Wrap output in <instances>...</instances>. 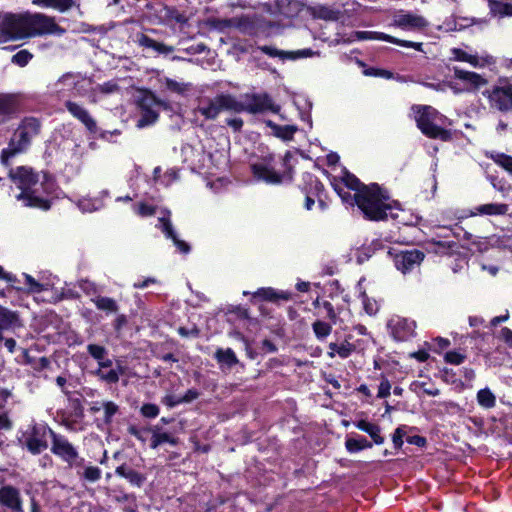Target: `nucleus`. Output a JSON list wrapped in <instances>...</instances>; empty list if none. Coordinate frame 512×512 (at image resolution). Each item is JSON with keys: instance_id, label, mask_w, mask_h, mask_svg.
Returning <instances> with one entry per match:
<instances>
[{"instance_id": "obj_4", "label": "nucleus", "mask_w": 512, "mask_h": 512, "mask_svg": "<svg viewBox=\"0 0 512 512\" xmlns=\"http://www.w3.org/2000/svg\"><path fill=\"white\" fill-rule=\"evenodd\" d=\"M415 121L417 127L427 137L434 139H441L447 141L451 138V133L443 129L441 126L444 124L446 117L441 115L435 108L431 106H414Z\"/></svg>"}, {"instance_id": "obj_57", "label": "nucleus", "mask_w": 512, "mask_h": 512, "mask_svg": "<svg viewBox=\"0 0 512 512\" xmlns=\"http://www.w3.org/2000/svg\"><path fill=\"white\" fill-rule=\"evenodd\" d=\"M78 206L83 212H92L98 208L96 203L90 199L80 200Z\"/></svg>"}, {"instance_id": "obj_45", "label": "nucleus", "mask_w": 512, "mask_h": 512, "mask_svg": "<svg viewBox=\"0 0 512 512\" xmlns=\"http://www.w3.org/2000/svg\"><path fill=\"white\" fill-rule=\"evenodd\" d=\"M320 53L317 51H313L312 49H300L296 51H288V60H297L299 58H307L313 56H319Z\"/></svg>"}, {"instance_id": "obj_46", "label": "nucleus", "mask_w": 512, "mask_h": 512, "mask_svg": "<svg viewBox=\"0 0 512 512\" xmlns=\"http://www.w3.org/2000/svg\"><path fill=\"white\" fill-rule=\"evenodd\" d=\"M87 351L97 361H101L107 355V350L105 347L97 345V344H89L87 346Z\"/></svg>"}, {"instance_id": "obj_51", "label": "nucleus", "mask_w": 512, "mask_h": 512, "mask_svg": "<svg viewBox=\"0 0 512 512\" xmlns=\"http://www.w3.org/2000/svg\"><path fill=\"white\" fill-rule=\"evenodd\" d=\"M25 283L29 286V292L40 293L46 289L44 284L37 282L31 275L24 274Z\"/></svg>"}, {"instance_id": "obj_11", "label": "nucleus", "mask_w": 512, "mask_h": 512, "mask_svg": "<svg viewBox=\"0 0 512 512\" xmlns=\"http://www.w3.org/2000/svg\"><path fill=\"white\" fill-rule=\"evenodd\" d=\"M54 432L44 424H35L27 433L25 444L32 454H39L48 447L47 436Z\"/></svg>"}, {"instance_id": "obj_54", "label": "nucleus", "mask_w": 512, "mask_h": 512, "mask_svg": "<svg viewBox=\"0 0 512 512\" xmlns=\"http://www.w3.org/2000/svg\"><path fill=\"white\" fill-rule=\"evenodd\" d=\"M495 162L507 172L512 174V157L501 154L497 156Z\"/></svg>"}, {"instance_id": "obj_55", "label": "nucleus", "mask_w": 512, "mask_h": 512, "mask_svg": "<svg viewBox=\"0 0 512 512\" xmlns=\"http://www.w3.org/2000/svg\"><path fill=\"white\" fill-rule=\"evenodd\" d=\"M406 435L405 426L398 427L392 436L393 444L396 448H401L403 445V437Z\"/></svg>"}, {"instance_id": "obj_22", "label": "nucleus", "mask_w": 512, "mask_h": 512, "mask_svg": "<svg viewBox=\"0 0 512 512\" xmlns=\"http://www.w3.org/2000/svg\"><path fill=\"white\" fill-rule=\"evenodd\" d=\"M18 111L17 98L13 95L0 97V124L10 120Z\"/></svg>"}, {"instance_id": "obj_31", "label": "nucleus", "mask_w": 512, "mask_h": 512, "mask_svg": "<svg viewBox=\"0 0 512 512\" xmlns=\"http://www.w3.org/2000/svg\"><path fill=\"white\" fill-rule=\"evenodd\" d=\"M115 473L127 479L132 485L141 487L145 481V476L139 472L126 467L125 465L118 466Z\"/></svg>"}, {"instance_id": "obj_24", "label": "nucleus", "mask_w": 512, "mask_h": 512, "mask_svg": "<svg viewBox=\"0 0 512 512\" xmlns=\"http://www.w3.org/2000/svg\"><path fill=\"white\" fill-rule=\"evenodd\" d=\"M452 60L469 63L473 67H483L488 62L486 58L468 53L460 48L451 49Z\"/></svg>"}, {"instance_id": "obj_39", "label": "nucleus", "mask_w": 512, "mask_h": 512, "mask_svg": "<svg viewBox=\"0 0 512 512\" xmlns=\"http://www.w3.org/2000/svg\"><path fill=\"white\" fill-rule=\"evenodd\" d=\"M33 3L44 7H52L64 12L72 7L73 0H33Z\"/></svg>"}, {"instance_id": "obj_56", "label": "nucleus", "mask_w": 512, "mask_h": 512, "mask_svg": "<svg viewBox=\"0 0 512 512\" xmlns=\"http://www.w3.org/2000/svg\"><path fill=\"white\" fill-rule=\"evenodd\" d=\"M391 384L387 379H383L378 387L379 398H386L390 395Z\"/></svg>"}, {"instance_id": "obj_63", "label": "nucleus", "mask_w": 512, "mask_h": 512, "mask_svg": "<svg viewBox=\"0 0 512 512\" xmlns=\"http://www.w3.org/2000/svg\"><path fill=\"white\" fill-rule=\"evenodd\" d=\"M199 397V392L195 389H189L184 396L180 397L182 403H190Z\"/></svg>"}, {"instance_id": "obj_29", "label": "nucleus", "mask_w": 512, "mask_h": 512, "mask_svg": "<svg viewBox=\"0 0 512 512\" xmlns=\"http://www.w3.org/2000/svg\"><path fill=\"white\" fill-rule=\"evenodd\" d=\"M355 426L361 430L369 434V436L372 438L373 442L377 445H381L384 443V438L380 435L381 428L374 424L370 423L366 420H359L355 422Z\"/></svg>"}, {"instance_id": "obj_20", "label": "nucleus", "mask_w": 512, "mask_h": 512, "mask_svg": "<svg viewBox=\"0 0 512 512\" xmlns=\"http://www.w3.org/2000/svg\"><path fill=\"white\" fill-rule=\"evenodd\" d=\"M251 169L258 180L268 184H279L282 181V176L266 163H255Z\"/></svg>"}, {"instance_id": "obj_25", "label": "nucleus", "mask_w": 512, "mask_h": 512, "mask_svg": "<svg viewBox=\"0 0 512 512\" xmlns=\"http://www.w3.org/2000/svg\"><path fill=\"white\" fill-rule=\"evenodd\" d=\"M21 323L18 314L5 307L0 306V341L3 340L2 331L20 327Z\"/></svg>"}, {"instance_id": "obj_60", "label": "nucleus", "mask_w": 512, "mask_h": 512, "mask_svg": "<svg viewBox=\"0 0 512 512\" xmlns=\"http://www.w3.org/2000/svg\"><path fill=\"white\" fill-rule=\"evenodd\" d=\"M162 403L170 408H173L181 404V398L172 394L166 395L162 399Z\"/></svg>"}, {"instance_id": "obj_47", "label": "nucleus", "mask_w": 512, "mask_h": 512, "mask_svg": "<svg viewBox=\"0 0 512 512\" xmlns=\"http://www.w3.org/2000/svg\"><path fill=\"white\" fill-rule=\"evenodd\" d=\"M259 49L266 55L270 57H278L282 60H288V51L279 50L272 46H261Z\"/></svg>"}, {"instance_id": "obj_64", "label": "nucleus", "mask_w": 512, "mask_h": 512, "mask_svg": "<svg viewBox=\"0 0 512 512\" xmlns=\"http://www.w3.org/2000/svg\"><path fill=\"white\" fill-rule=\"evenodd\" d=\"M500 337L501 339L507 343L510 347H512V330H510L509 328H503L501 331H500Z\"/></svg>"}, {"instance_id": "obj_62", "label": "nucleus", "mask_w": 512, "mask_h": 512, "mask_svg": "<svg viewBox=\"0 0 512 512\" xmlns=\"http://www.w3.org/2000/svg\"><path fill=\"white\" fill-rule=\"evenodd\" d=\"M156 42L154 39L142 34L138 37V43L140 46L154 49V46L156 45Z\"/></svg>"}, {"instance_id": "obj_40", "label": "nucleus", "mask_w": 512, "mask_h": 512, "mask_svg": "<svg viewBox=\"0 0 512 512\" xmlns=\"http://www.w3.org/2000/svg\"><path fill=\"white\" fill-rule=\"evenodd\" d=\"M346 449L350 453H355L366 448H371L372 444L364 437L348 438L345 442Z\"/></svg>"}, {"instance_id": "obj_61", "label": "nucleus", "mask_w": 512, "mask_h": 512, "mask_svg": "<svg viewBox=\"0 0 512 512\" xmlns=\"http://www.w3.org/2000/svg\"><path fill=\"white\" fill-rule=\"evenodd\" d=\"M322 305L327 312V317L331 320V322L333 324H336L337 323V314L334 310L333 305L328 301H324Z\"/></svg>"}, {"instance_id": "obj_58", "label": "nucleus", "mask_w": 512, "mask_h": 512, "mask_svg": "<svg viewBox=\"0 0 512 512\" xmlns=\"http://www.w3.org/2000/svg\"><path fill=\"white\" fill-rule=\"evenodd\" d=\"M135 212L141 216H151L155 213V209L152 206L141 203L135 207Z\"/></svg>"}, {"instance_id": "obj_17", "label": "nucleus", "mask_w": 512, "mask_h": 512, "mask_svg": "<svg viewBox=\"0 0 512 512\" xmlns=\"http://www.w3.org/2000/svg\"><path fill=\"white\" fill-rule=\"evenodd\" d=\"M454 77L461 80L464 84L462 90L472 91L486 85L487 80L478 73L466 71L458 67H453Z\"/></svg>"}, {"instance_id": "obj_8", "label": "nucleus", "mask_w": 512, "mask_h": 512, "mask_svg": "<svg viewBox=\"0 0 512 512\" xmlns=\"http://www.w3.org/2000/svg\"><path fill=\"white\" fill-rule=\"evenodd\" d=\"M489 106L501 112H512V83H500L483 92Z\"/></svg>"}, {"instance_id": "obj_3", "label": "nucleus", "mask_w": 512, "mask_h": 512, "mask_svg": "<svg viewBox=\"0 0 512 512\" xmlns=\"http://www.w3.org/2000/svg\"><path fill=\"white\" fill-rule=\"evenodd\" d=\"M41 130V123L34 117L23 119L13 134L7 148L3 149L1 159L4 163L15 155L28 149L32 139L36 137Z\"/></svg>"}, {"instance_id": "obj_44", "label": "nucleus", "mask_w": 512, "mask_h": 512, "mask_svg": "<svg viewBox=\"0 0 512 512\" xmlns=\"http://www.w3.org/2000/svg\"><path fill=\"white\" fill-rule=\"evenodd\" d=\"M161 104V101L158 100L151 92H145L139 100V106L141 109H155V107Z\"/></svg>"}, {"instance_id": "obj_19", "label": "nucleus", "mask_w": 512, "mask_h": 512, "mask_svg": "<svg viewBox=\"0 0 512 512\" xmlns=\"http://www.w3.org/2000/svg\"><path fill=\"white\" fill-rule=\"evenodd\" d=\"M73 467L82 481L95 483L101 478V469L91 463H86L84 458H80Z\"/></svg>"}, {"instance_id": "obj_32", "label": "nucleus", "mask_w": 512, "mask_h": 512, "mask_svg": "<svg viewBox=\"0 0 512 512\" xmlns=\"http://www.w3.org/2000/svg\"><path fill=\"white\" fill-rule=\"evenodd\" d=\"M253 297H260L267 301L277 302L279 300L288 301L290 294L288 292L276 291L273 288H260L253 294Z\"/></svg>"}, {"instance_id": "obj_23", "label": "nucleus", "mask_w": 512, "mask_h": 512, "mask_svg": "<svg viewBox=\"0 0 512 512\" xmlns=\"http://www.w3.org/2000/svg\"><path fill=\"white\" fill-rule=\"evenodd\" d=\"M307 11L313 18L322 19L325 21H337L341 15L339 10H335L330 6L322 4L309 6Z\"/></svg>"}, {"instance_id": "obj_48", "label": "nucleus", "mask_w": 512, "mask_h": 512, "mask_svg": "<svg viewBox=\"0 0 512 512\" xmlns=\"http://www.w3.org/2000/svg\"><path fill=\"white\" fill-rule=\"evenodd\" d=\"M31 59L32 54L27 50H21L12 56V62L21 67L27 65Z\"/></svg>"}, {"instance_id": "obj_38", "label": "nucleus", "mask_w": 512, "mask_h": 512, "mask_svg": "<svg viewBox=\"0 0 512 512\" xmlns=\"http://www.w3.org/2000/svg\"><path fill=\"white\" fill-rule=\"evenodd\" d=\"M199 112L207 119H215L222 111L221 105L218 103V96L210 100L206 106H200Z\"/></svg>"}, {"instance_id": "obj_59", "label": "nucleus", "mask_w": 512, "mask_h": 512, "mask_svg": "<svg viewBox=\"0 0 512 512\" xmlns=\"http://www.w3.org/2000/svg\"><path fill=\"white\" fill-rule=\"evenodd\" d=\"M103 407L106 421H110L113 415L118 411V406L113 402H105Z\"/></svg>"}, {"instance_id": "obj_30", "label": "nucleus", "mask_w": 512, "mask_h": 512, "mask_svg": "<svg viewBox=\"0 0 512 512\" xmlns=\"http://www.w3.org/2000/svg\"><path fill=\"white\" fill-rule=\"evenodd\" d=\"M266 125L271 128L272 134L282 140H291L297 131L294 125H277L271 120L266 121Z\"/></svg>"}, {"instance_id": "obj_9", "label": "nucleus", "mask_w": 512, "mask_h": 512, "mask_svg": "<svg viewBox=\"0 0 512 512\" xmlns=\"http://www.w3.org/2000/svg\"><path fill=\"white\" fill-rule=\"evenodd\" d=\"M51 440V452L61 458L70 467H73L81 458L76 448L65 436L51 432Z\"/></svg>"}, {"instance_id": "obj_7", "label": "nucleus", "mask_w": 512, "mask_h": 512, "mask_svg": "<svg viewBox=\"0 0 512 512\" xmlns=\"http://www.w3.org/2000/svg\"><path fill=\"white\" fill-rule=\"evenodd\" d=\"M27 37L41 36L45 34L62 35L65 30L56 24L52 17L44 14L26 13Z\"/></svg>"}, {"instance_id": "obj_5", "label": "nucleus", "mask_w": 512, "mask_h": 512, "mask_svg": "<svg viewBox=\"0 0 512 512\" xmlns=\"http://www.w3.org/2000/svg\"><path fill=\"white\" fill-rule=\"evenodd\" d=\"M91 85L90 78L80 73L67 72L49 85V91L59 99L66 96L84 97L88 94Z\"/></svg>"}, {"instance_id": "obj_41", "label": "nucleus", "mask_w": 512, "mask_h": 512, "mask_svg": "<svg viewBox=\"0 0 512 512\" xmlns=\"http://www.w3.org/2000/svg\"><path fill=\"white\" fill-rule=\"evenodd\" d=\"M164 443L176 445L177 440L166 432H158L156 430L153 431V435L151 438V444H150L151 448L155 449Z\"/></svg>"}, {"instance_id": "obj_36", "label": "nucleus", "mask_w": 512, "mask_h": 512, "mask_svg": "<svg viewBox=\"0 0 512 512\" xmlns=\"http://www.w3.org/2000/svg\"><path fill=\"white\" fill-rule=\"evenodd\" d=\"M92 301L99 310L105 311L107 313L118 312L119 308L117 302L110 297L97 296L94 299H92Z\"/></svg>"}, {"instance_id": "obj_1", "label": "nucleus", "mask_w": 512, "mask_h": 512, "mask_svg": "<svg viewBox=\"0 0 512 512\" xmlns=\"http://www.w3.org/2000/svg\"><path fill=\"white\" fill-rule=\"evenodd\" d=\"M345 185L355 190L354 201L365 217L369 220L379 221L387 218L398 219L401 208L398 202L382 191L377 184L364 185L359 179L348 171L342 177Z\"/></svg>"}, {"instance_id": "obj_10", "label": "nucleus", "mask_w": 512, "mask_h": 512, "mask_svg": "<svg viewBox=\"0 0 512 512\" xmlns=\"http://www.w3.org/2000/svg\"><path fill=\"white\" fill-rule=\"evenodd\" d=\"M389 26L404 31H421L428 26V21L421 15L400 10L393 15Z\"/></svg>"}, {"instance_id": "obj_28", "label": "nucleus", "mask_w": 512, "mask_h": 512, "mask_svg": "<svg viewBox=\"0 0 512 512\" xmlns=\"http://www.w3.org/2000/svg\"><path fill=\"white\" fill-rule=\"evenodd\" d=\"M509 210L507 204L488 203L474 208L472 215H505Z\"/></svg>"}, {"instance_id": "obj_43", "label": "nucleus", "mask_w": 512, "mask_h": 512, "mask_svg": "<svg viewBox=\"0 0 512 512\" xmlns=\"http://www.w3.org/2000/svg\"><path fill=\"white\" fill-rule=\"evenodd\" d=\"M313 332L320 341L326 339L332 331V324L317 320L312 324Z\"/></svg>"}, {"instance_id": "obj_42", "label": "nucleus", "mask_w": 512, "mask_h": 512, "mask_svg": "<svg viewBox=\"0 0 512 512\" xmlns=\"http://www.w3.org/2000/svg\"><path fill=\"white\" fill-rule=\"evenodd\" d=\"M158 119V112L155 109H141V117L137 121L138 128L154 124Z\"/></svg>"}, {"instance_id": "obj_50", "label": "nucleus", "mask_w": 512, "mask_h": 512, "mask_svg": "<svg viewBox=\"0 0 512 512\" xmlns=\"http://www.w3.org/2000/svg\"><path fill=\"white\" fill-rule=\"evenodd\" d=\"M362 303L364 310L368 315H375L377 313V302L373 299L368 298V296L365 293L362 294Z\"/></svg>"}, {"instance_id": "obj_13", "label": "nucleus", "mask_w": 512, "mask_h": 512, "mask_svg": "<svg viewBox=\"0 0 512 512\" xmlns=\"http://www.w3.org/2000/svg\"><path fill=\"white\" fill-rule=\"evenodd\" d=\"M354 40H382L390 42L399 46L413 48L417 51H423V44L421 42H413L408 40H401L389 34L375 31H357L353 33Z\"/></svg>"}, {"instance_id": "obj_12", "label": "nucleus", "mask_w": 512, "mask_h": 512, "mask_svg": "<svg viewBox=\"0 0 512 512\" xmlns=\"http://www.w3.org/2000/svg\"><path fill=\"white\" fill-rule=\"evenodd\" d=\"M244 112L257 114L265 111L277 113L279 107L274 105L267 94H244L243 95Z\"/></svg>"}, {"instance_id": "obj_27", "label": "nucleus", "mask_w": 512, "mask_h": 512, "mask_svg": "<svg viewBox=\"0 0 512 512\" xmlns=\"http://www.w3.org/2000/svg\"><path fill=\"white\" fill-rule=\"evenodd\" d=\"M488 6L494 17H512V0H488Z\"/></svg>"}, {"instance_id": "obj_21", "label": "nucleus", "mask_w": 512, "mask_h": 512, "mask_svg": "<svg viewBox=\"0 0 512 512\" xmlns=\"http://www.w3.org/2000/svg\"><path fill=\"white\" fill-rule=\"evenodd\" d=\"M159 228L162 230V232L165 234L167 238L173 241L174 245L181 253L188 254L190 252L189 244L178 238L169 218H159Z\"/></svg>"}, {"instance_id": "obj_53", "label": "nucleus", "mask_w": 512, "mask_h": 512, "mask_svg": "<svg viewBox=\"0 0 512 512\" xmlns=\"http://www.w3.org/2000/svg\"><path fill=\"white\" fill-rule=\"evenodd\" d=\"M466 356L456 351H449L445 354V361L453 365H460Z\"/></svg>"}, {"instance_id": "obj_37", "label": "nucleus", "mask_w": 512, "mask_h": 512, "mask_svg": "<svg viewBox=\"0 0 512 512\" xmlns=\"http://www.w3.org/2000/svg\"><path fill=\"white\" fill-rule=\"evenodd\" d=\"M123 369L119 367L118 369H97L94 374L102 381L106 383L113 384L119 381V376L123 374Z\"/></svg>"}, {"instance_id": "obj_16", "label": "nucleus", "mask_w": 512, "mask_h": 512, "mask_svg": "<svg viewBox=\"0 0 512 512\" xmlns=\"http://www.w3.org/2000/svg\"><path fill=\"white\" fill-rule=\"evenodd\" d=\"M67 111L78 121H80L90 132L97 131V124L88 110L79 103L71 100L65 102Z\"/></svg>"}, {"instance_id": "obj_49", "label": "nucleus", "mask_w": 512, "mask_h": 512, "mask_svg": "<svg viewBox=\"0 0 512 512\" xmlns=\"http://www.w3.org/2000/svg\"><path fill=\"white\" fill-rule=\"evenodd\" d=\"M166 87L170 91L176 92L178 94H183L189 89V84L177 82L172 79H166Z\"/></svg>"}, {"instance_id": "obj_35", "label": "nucleus", "mask_w": 512, "mask_h": 512, "mask_svg": "<svg viewBox=\"0 0 512 512\" xmlns=\"http://www.w3.org/2000/svg\"><path fill=\"white\" fill-rule=\"evenodd\" d=\"M215 359L220 364H224L229 368H231L232 366H234L238 363V358L231 348L217 349V351L215 352Z\"/></svg>"}, {"instance_id": "obj_34", "label": "nucleus", "mask_w": 512, "mask_h": 512, "mask_svg": "<svg viewBox=\"0 0 512 512\" xmlns=\"http://www.w3.org/2000/svg\"><path fill=\"white\" fill-rule=\"evenodd\" d=\"M354 350V345L345 341L341 344L330 343L329 352L327 353L330 358H334L338 354L341 358H347Z\"/></svg>"}, {"instance_id": "obj_52", "label": "nucleus", "mask_w": 512, "mask_h": 512, "mask_svg": "<svg viewBox=\"0 0 512 512\" xmlns=\"http://www.w3.org/2000/svg\"><path fill=\"white\" fill-rule=\"evenodd\" d=\"M160 409L156 404L147 403L141 407V414L147 418H155L159 415Z\"/></svg>"}, {"instance_id": "obj_26", "label": "nucleus", "mask_w": 512, "mask_h": 512, "mask_svg": "<svg viewBox=\"0 0 512 512\" xmlns=\"http://www.w3.org/2000/svg\"><path fill=\"white\" fill-rule=\"evenodd\" d=\"M218 103L221 105L222 111L244 112L243 95L236 98L230 94H221L218 95Z\"/></svg>"}, {"instance_id": "obj_15", "label": "nucleus", "mask_w": 512, "mask_h": 512, "mask_svg": "<svg viewBox=\"0 0 512 512\" xmlns=\"http://www.w3.org/2000/svg\"><path fill=\"white\" fill-rule=\"evenodd\" d=\"M388 327L395 340L405 341L412 336L415 323L406 318L396 316L389 321Z\"/></svg>"}, {"instance_id": "obj_18", "label": "nucleus", "mask_w": 512, "mask_h": 512, "mask_svg": "<svg viewBox=\"0 0 512 512\" xmlns=\"http://www.w3.org/2000/svg\"><path fill=\"white\" fill-rule=\"evenodd\" d=\"M0 504L11 512H23L20 492L12 486H4L0 489Z\"/></svg>"}, {"instance_id": "obj_6", "label": "nucleus", "mask_w": 512, "mask_h": 512, "mask_svg": "<svg viewBox=\"0 0 512 512\" xmlns=\"http://www.w3.org/2000/svg\"><path fill=\"white\" fill-rule=\"evenodd\" d=\"M25 14H0V43L27 37Z\"/></svg>"}, {"instance_id": "obj_14", "label": "nucleus", "mask_w": 512, "mask_h": 512, "mask_svg": "<svg viewBox=\"0 0 512 512\" xmlns=\"http://www.w3.org/2000/svg\"><path fill=\"white\" fill-rule=\"evenodd\" d=\"M424 257V253L417 249L404 250L395 254L394 263L399 271L406 274L418 267Z\"/></svg>"}, {"instance_id": "obj_33", "label": "nucleus", "mask_w": 512, "mask_h": 512, "mask_svg": "<svg viewBox=\"0 0 512 512\" xmlns=\"http://www.w3.org/2000/svg\"><path fill=\"white\" fill-rule=\"evenodd\" d=\"M476 400L478 405L486 410L493 409L496 406V396L488 387L477 392Z\"/></svg>"}, {"instance_id": "obj_2", "label": "nucleus", "mask_w": 512, "mask_h": 512, "mask_svg": "<svg viewBox=\"0 0 512 512\" xmlns=\"http://www.w3.org/2000/svg\"><path fill=\"white\" fill-rule=\"evenodd\" d=\"M9 176L20 190L16 198L22 201L24 206L49 209L46 195L52 191L53 181L47 173L37 172L29 166H18L10 170Z\"/></svg>"}]
</instances>
